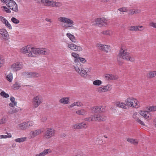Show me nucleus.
Wrapping results in <instances>:
<instances>
[{"label": "nucleus", "mask_w": 156, "mask_h": 156, "mask_svg": "<svg viewBox=\"0 0 156 156\" xmlns=\"http://www.w3.org/2000/svg\"><path fill=\"white\" fill-rule=\"evenodd\" d=\"M20 51L23 53H26L32 51L35 55H48L49 52L45 50V48H35L33 47L30 48L28 45L23 47L20 49Z\"/></svg>", "instance_id": "nucleus-1"}, {"label": "nucleus", "mask_w": 156, "mask_h": 156, "mask_svg": "<svg viewBox=\"0 0 156 156\" xmlns=\"http://www.w3.org/2000/svg\"><path fill=\"white\" fill-rule=\"evenodd\" d=\"M127 50L121 47L118 54L117 56L120 58L125 60L126 61H130L131 62H134L135 59L133 58H132L131 54L127 51Z\"/></svg>", "instance_id": "nucleus-2"}, {"label": "nucleus", "mask_w": 156, "mask_h": 156, "mask_svg": "<svg viewBox=\"0 0 156 156\" xmlns=\"http://www.w3.org/2000/svg\"><path fill=\"white\" fill-rule=\"evenodd\" d=\"M74 68L76 72L83 77L87 76V72L83 68V65L80 62H76Z\"/></svg>", "instance_id": "nucleus-3"}, {"label": "nucleus", "mask_w": 156, "mask_h": 156, "mask_svg": "<svg viewBox=\"0 0 156 156\" xmlns=\"http://www.w3.org/2000/svg\"><path fill=\"white\" fill-rule=\"evenodd\" d=\"M6 5L9 9L15 12L18 11L17 5L13 0H6Z\"/></svg>", "instance_id": "nucleus-4"}, {"label": "nucleus", "mask_w": 156, "mask_h": 156, "mask_svg": "<svg viewBox=\"0 0 156 156\" xmlns=\"http://www.w3.org/2000/svg\"><path fill=\"white\" fill-rule=\"evenodd\" d=\"M55 134V130L53 129L47 128L44 130V137L45 139H48L54 136Z\"/></svg>", "instance_id": "nucleus-5"}, {"label": "nucleus", "mask_w": 156, "mask_h": 156, "mask_svg": "<svg viewBox=\"0 0 156 156\" xmlns=\"http://www.w3.org/2000/svg\"><path fill=\"white\" fill-rule=\"evenodd\" d=\"M107 20L104 18H97L95 20L94 25L100 27H106L108 25Z\"/></svg>", "instance_id": "nucleus-6"}, {"label": "nucleus", "mask_w": 156, "mask_h": 156, "mask_svg": "<svg viewBox=\"0 0 156 156\" xmlns=\"http://www.w3.org/2000/svg\"><path fill=\"white\" fill-rule=\"evenodd\" d=\"M42 100V97L40 95H37L34 97L32 102L33 108H35L38 107L41 103Z\"/></svg>", "instance_id": "nucleus-7"}, {"label": "nucleus", "mask_w": 156, "mask_h": 156, "mask_svg": "<svg viewBox=\"0 0 156 156\" xmlns=\"http://www.w3.org/2000/svg\"><path fill=\"white\" fill-rule=\"evenodd\" d=\"M105 108L106 107L105 106H96L92 107L91 108V109L93 112L95 113L104 112L106 111Z\"/></svg>", "instance_id": "nucleus-8"}, {"label": "nucleus", "mask_w": 156, "mask_h": 156, "mask_svg": "<svg viewBox=\"0 0 156 156\" xmlns=\"http://www.w3.org/2000/svg\"><path fill=\"white\" fill-rule=\"evenodd\" d=\"M33 125V122L32 121L24 122L19 124V127L22 130L28 128L30 126Z\"/></svg>", "instance_id": "nucleus-9"}, {"label": "nucleus", "mask_w": 156, "mask_h": 156, "mask_svg": "<svg viewBox=\"0 0 156 156\" xmlns=\"http://www.w3.org/2000/svg\"><path fill=\"white\" fill-rule=\"evenodd\" d=\"M0 34L2 35V40L6 41L9 39V36L7 30L4 29L0 30Z\"/></svg>", "instance_id": "nucleus-10"}, {"label": "nucleus", "mask_w": 156, "mask_h": 156, "mask_svg": "<svg viewBox=\"0 0 156 156\" xmlns=\"http://www.w3.org/2000/svg\"><path fill=\"white\" fill-rule=\"evenodd\" d=\"M68 47L71 49L75 51H81L82 50V48L81 47L76 45L74 44H69Z\"/></svg>", "instance_id": "nucleus-11"}, {"label": "nucleus", "mask_w": 156, "mask_h": 156, "mask_svg": "<svg viewBox=\"0 0 156 156\" xmlns=\"http://www.w3.org/2000/svg\"><path fill=\"white\" fill-rule=\"evenodd\" d=\"M134 98H127L125 101L126 106H129L131 107H133V101Z\"/></svg>", "instance_id": "nucleus-12"}, {"label": "nucleus", "mask_w": 156, "mask_h": 156, "mask_svg": "<svg viewBox=\"0 0 156 156\" xmlns=\"http://www.w3.org/2000/svg\"><path fill=\"white\" fill-rule=\"evenodd\" d=\"M110 90V88L108 85L104 86L103 87H98L97 88V91L98 92H104Z\"/></svg>", "instance_id": "nucleus-13"}, {"label": "nucleus", "mask_w": 156, "mask_h": 156, "mask_svg": "<svg viewBox=\"0 0 156 156\" xmlns=\"http://www.w3.org/2000/svg\"><path fill=\"white\" fill-rule=\"evenodd\" d=\"M105 77L107 80H115L118 78V76H116L108 74L105 75Z\"/></svg>", "instance_id": "nucleus-14"}, {"label": "nucleus", "mask_w": 156, "mask_h": 156, "mask_svg": "<svg viewBox=\"0 0 156 156\" xmlns=\"http://www.w3.org/2000/svg\"><path fill=\"white\" fill-rule=\"evenodd\" d=\"M86 124L82 122L80 123L75 124L73 126V128L74 129H80L85 127Z\"/></svg>", "instance_id": "nucleus-15"}, {"label": "nucleus", "mask_w": 156, "mask_h": 156, "mask_svg": "<svg viewBox=\"0 0 156 156\" xmlns=\"http://www.w3.org/2000/svg\"><path fill=\"white\" fill-rule=\"evenodd\" d=\"M22 66L18 62L13 64L11 66V68H12L13 69L16 71L22 68Z\"/></svg>", "instance_id": "nucleus-16"}, {"label": "nucleus", "mask_w": 156, "mask_h": 156, "mask_svg": "<svg viewBox=\"0 0 156 156\" xmlns=\"http://www.w3.org/2000/svg\"><path fill=\"white\" fill-rule=\"evenodd\" d=\"M60 21L63 22L64 23H66L67 24H70V21L72 20L68 18L64 17H60L58 18Z\"/></svg>", "instance_id": "nucleus-17"}, {"label": "nucleus", "mask_w": 156, "mask_h": 156, "mask_svg": "<svg viewBox=\"0 0 156 156\" xmlns=\"http://www.w3.org/2000/svg\"><path fill=\"white\" fill-rule=\"evenodd\" d=\"M115 105L116 107L124 109H126L127 108L126 107L125 103L120 101H117L116 102Z\"/></svg>", "instance_id": "nucleus-18"}, {"label": "nucleus", "mask_w": 156, "mask_h": 156, "mask_svg": "<svg viewBox=\"0 0 156 156\" xmlns=\"http://www.w3.org/2000/svg\"><path fill=\"white\" fill-rule=\"evenodd\" d=\"M69 97H64L60 99L59 100V102L63 104H68L69 102Z\"/></svg>", "instance_id": "nucleus-19"}, {"label": "nucleus", "mask_w": 156, "mask_h": 156, "mask_svg": "<svg viewBox=\"0 0 156 156\" xmlns=\"http://www.w3.org/2000/svg\"><path fill=\"white\" fill-rule=\"evenodd\" d=\"M66 35L69 38L70 40H71L72 41L74 42H76L75 38L73 35L71 34L70 33H67L66 34Z\"/></svg>", "instance_id": "nucleus-20"}, {"label": "nucleus", "mask_w": 156, "mask_h": 156, "mask_svg": "<svg viewBox=\"0 0 156 156\" xmlns=\"http://www.w3.org/2000/svg\"><path fill=\"white\" fill-rule=\"evenodd\" d=\"M43 131H42L41 129H37L33 131L32 133V136L33 137L36 136L41 133Z\"/></svg>", "instance_id": "nucleus-21"}, {"label": "nucleus", "mask_w": 156, "mask_h": 156, "mask_svg": "<svg viewBox=\"0 0 156 156\" xmlns=\"http://www.w3.org/2000/svg\"><path fill=\"white\" fill-rule=\"evenodd\" d=\"M76 113L79 115H84L87 114L86 111L84 109L77 111Z\"/></svg>", "instance_id": "nucleus-22"}, {"label": "nucleus", "mask_w": 156, "mask_h": 156, "mask_svg": "<svg viewBox=\"0 0 156 156\" xmlns=\"http://www.w3.org/2000/svg\"><path fill=\"white\" fill-rule=\"evenodd\" d=\"M129 30L131 31H141L143 30V29H139V26H131L130 27Z\"/></svg>", "instance_id": "nucleus-23"}, {"label": "nucleus", "mask_w": 156, "mask_h": 156, "mask_svg": "<svg viewBox=\"0 0 156 156\" xmlns=\"http://www.w3.org/2000/svg\"><path fill=\"white\" fill-rule=\"evenodd\" d=\"M31 77V78H37L41 76V75L36 72H30Z\"/></svg>", "instance_id": "nucleus-24"}, {"label": "nucleus", "mask_w": 156, "mask_h": 156, "mask_svg": "<svg viewBox=\"0 0 156 156\" xmlns=\"http://www.w3.org/2000/svg\"><path fill=\"white\" fill-rule=\"evenodd\" d=\"M94 121H100V115L98 114H94L93 115Z\"/></svg>", "instance_id": "nucleus-25"}, {"label": "nucleus", "mask_w": 156, "mask_h": 156, "mask_svg": "<svg viewBox=\"0 0 156 156\" xmlns=\"http://www.w3.org/2000/svg\"><path fill=\"white\" fill-rule=\"evenodd\" d=\"M74 61L75 63L78 62H81L82 63H84L86 62V60L84 58L79 57V58H78V59H75Z\"/></svg>", "instance_id": "nucleus-26"}, {"label": "nucleus", "mask_w": 156, "mask_h": 156, "mask_svg": "<svg viewBox=\"0 0 156 156\" xmlns=\"http://www.w3.org/2000/svg\"><path fill=\"white\" fill-rule=\"evenodd\" d=\"M19 109L17 108H13L11 109L8 112L9 114H12L13 113H16L19 111Z\"/></svg>", "instance_id": "nucleus-27"}, {"label": "nucleus", "mask_w": 156, "mask_h": 156, "mask_svg": "<svg viewBox=\"0 0 156 156\" xmlns=\"http://www.w3.org/2000/svg\"><path fill=\"white\" fill-rule=\"evenodd\" d=\"M27 138L26 137H21L20 138H18L16 139L15 140V141L16 142L20 143L23 142L25 141Z\"/></svg>", "instance_id": "nucleus-28"}, {"label": "nucleus", "mask_w": 156, "mask_h": 156, "mask_svg": "<svg viewBox=\"0 0 156 156\" xmlns=\"http://www.w3.org/2000/svg\"><path fill=\"white\" fill-rule=\"evenodd\" d=\"M127 141L128 142H129L132 144H133L135 145L138 144V142L137 141H135V140L133 138H128Z\"/></svg>", "instance_id": "nucleus-29"}, {"label": "nucleus", "mask_w": 156, "mask_h": 156, "mask_svg": "<svg viewBox=\"0 0 156 156\" xmlns=\"http://www.w3.org/2000/svg\"><path fill=\"white\" fill-rule=\"evenodd\" d=\"M20 87V84L17 82H16L12 86L14 90L18 89Z\"/></svg>", "instance_id": "nucleus-30"}, {"label": "nucleus", "mask_w": 156, "mask_h": 156, "mask_svg": "<svg viewBox=\"0 0 156 156\" xmlns=\"http://www.w3.org/2000/svg\"><path fill=\"white\" fill-rule=\"evenodd\" d=\"M48 0H35L36 2L38 3H43L45 5H46Z\"/></svg>", "instance_id": "nucleus-31"}, {"label": "nucleus", "mask_w": 156, "mask_h": 156, "mask_svg": "<svg viewBox=\"0 0 156 156\" xmlns=\"http://www.w3.org/2000/svg\"><path fill=\"white\" fill-rule=\"evenodd\" d=\"M156 76V71H151L149 73V78H151L155 77Z\"/></svg>", "instance_id": "nucleus-32"}, {"label": "nucleus", "mask_w": 156, "mask_h": 156, "mask_svg": "<svg viewBox=\"0 0 156 156\" xmlns=\"http://www.w3.org/2000/svg\"><path fill=\"white\" fill-rule=\"evenodd\" d=\"M102 83V82L100 80H96L93 82V84L95 86H99Z\"/></svg>", "instance_id": "nucleus-33"}, {"label": "nucleus", "mask_w": 156, "mask_h": 156, "mask_svg": "<svg viewBox=\"0 0 156 156\" xmlns=\"http://www.w3.org/2000/svg\"><path fill=\"white\" fill-rule=\"evenodd\" d=\"M133 107L135 108H138L139 106L138 105L139 102L137 100L134 98V100L133 101Z\"/></svg>", "instance_id": "nucleus-34"}, {"label": "nucleus", "mask_w": 156, "mask_h": 156, "mask_svg": "<svg viewBox=\"0 0 156 156\" xmlns=\"http://www.w3.org/2000/svg\"><path fill=\"white\" fill-rule=\"evenodd\" d=\"M55 2H52L51 1H49V0H48L47 4H46V6L55 7Z\"/></svg>", "instance_id": "nucleus-35"}, {"label": "nucleus", "mask_w": 156, "mask_h": 156, "mask_svg": "<svg viewBox=\"0 0 156 156\" xmlns=\"http://www.w3.org/2000/svg\"><path fill=\"white\" fill-rule=\"evenodd\" d=\"M70 24H64V26H63L65 28H67V27H73V23H74V22L73 20H72L71 21H70Z\"/></svg>", "instance_id": "nucleus-36"}, {"label": "nucleus", "mask_w": 156, "mask_h": 156, "mask_svg": "<svg viewBox=\"0 0 156 156\" xmlns=\"http://www.w3.org/2000/svg\"><path fill=\"white\" fill-rule=\"evenodd\" d=\"M0 95L4 98H7L9 97L8 94L6 93L4 91H2L0 93Z\"/></svg>", "instance_id": "nucleus-37"}, {"label": "nucleus", "mask_w": 156, "mask_h": 156, "mask_svg": "<svg viewBox=\"0 0 156 156\" xmlns=\"http://www.w3.org/2000/svg\"><path fill=\"white\" fill-rule=\"evenodd\" d=\"M148 109L149 112L155 111H156V106L148 107Z\"/></svg>", "instance_id": "nucleus-38"}, {"label": "nucleus", "mask_w": 156, "mask_h": 156, "mask_svg": "<svg viewBox=\"0 0 156 156\" xmlns=\"http://www.w3.org/2000/svg\"><path fill=\"white\" fill-rule=\"evenodd\" d=\"M11 21L14 23L18 24L20 23V21L15 17H12L11 19Z\"/></svg>", "instance_id": "nucleus-39"}, {"label": "nucleus", "mask_w": 156, "mask_h": 156, "mask_svg": "<svg viewBox=\"0 0 156 156\" xmlns=\"http://www.w3.org/2000/svg\"><path fill=\"white\" fill-rule=\"evenodd\" d=\"M7 80H8L9 82H11L12 79V73H10L9 75H8L7 76Z\"/></svg>", "instance_id": "nucleus-40"}, {"label": "nucleus", "mask_w": 156, "mask_h": 156, "mask_svg": "<svg viewBox=\"0 0 156 156\" xmlns=\"http://www.w3.org/2000/svg\"><path fill=\"white\" fill-rule=\"evenodd\" d=\"M100 121H105L106 119V117L104 115H100Z\"/></svg>", "instance_id": "nucleus-41"}, {"label": "nucleus", "mask_w": 156, "mask_h": 156, "mask_svg": "<svg viewBox=\"0 0 156 156\" xmlns=\"http://www.w3.org/2000/svg\"><path fill=\"white\" fill-rule=\"evenodd\" d=\"M1 8L4 9V11L6 12L7 13H10L11 12V11L10 9L8 8L6 6H3L1 7Z\"/></svg>", "instance_id": "nucleus-42"}, {"label": "nucleus", "mask_w": 156, "mask_h": 156, "mask_svg": "<svg viewBox=\"0 0 156 156\" xmlns=\"http://www.w3.org/2000/svg\"><path fill=\"white\" fill-rule=\"evenodd\" d=\"M104 45H103L101 44H97V46L99 48L100 50L102 51L103 49V48Z\"/></svg>", "instance_id": "nucleus-43"}, {"label": "nucleus", "mask_w": 156, "mask_h": 156, "mask_svg": "<svg viewBox=\"0 0 156 156\" xmlns=\"http://www.w3.org/2000/svg\"><path fill=\"white\" fill-rule=\"evenodd\" d=\"M93 116L92 115L90 117L86 118L85 119V120L88 122H90L91 121H94L93 119Z\"/></svg>", "instance_id": "nucleus-44"}, {"label": "nucleus", "mask_w": 156, "mask_h": 156, "mask_svg": "<svg viewBox=\"0 0 156 156\" xmlns=\"http://www.w3.org/2000/svg\"><path fill=\"white\" fill-rule=\"evenodd\" d=\"M0 20H1L4 24L6 23V22L7 21V20L5 18L1 16H0Z\"/></svg>", "instance_id": "nucleus-45"}, {"label": "nucleus", "mask_w": 156, "mask_h": 156, "mask_svg": "<svg viewBox=\"0 0 156 156\" xmlns=\"http://www.w3.org/2000/svg\"><path fill=\"white\" fill-rule=\"evenodd\" d=\"M72 55L74 58H76V59H78V58L79 57V55L74 52H73L72 53Z\"/></svg>", "instance_id": "nucleus-46"}, {"label": "nucleus", "mask_w": 156, "mask_h": 156, "mask_svg": "<svg viewBox=\"0 0 156 156\" xmlns=\"http://www.w3.org/2000/svg\"><path fill=\"white\" fill-rule=\"evenodd\" d=\"M118 10L121 12H126L128 10L126 8L122 7L118 9Z\"/></svg>", "instance_id": "nucleus-47"}, {"label": "nucleus", "mask_w": 156, "mask_h": 156, "mask_svg": "<svg viewBox=\"0 0 156 156\" xmlns=\"http://www.w3.org/2000/svg\"><path fill=\"white\" fill-rule=\"evenodd\" d=\"M108 49L109 48L108 46L105 45L104 46L103 49L102 51H105L106 52H108Z\"/></svg>", "instance_id": "nucleus-48"}, {"label": "nucleus", "mask_w": 156, "mask_h": 156, "mask_svg": "<svg viewBox=\"0 0 156 156\" xmlns=\"http://www.w3.org/2000/svg\"><path fill=\"white\" fill-rule=\"evenodd\" d=\"M6 118L5 117H3L0 120V124L4 123L6 122Z\"/></svg>", "instance_id": "nucleus-49"}, {"label": "nucleus", "mask_w": 156, "mask_h": 156, "mask_svg": "<svg viewBox=\"0 0 156 156\" xmlns=\"http://www.w3.org/2000/svg\"><path fill=\"white\" fill-rule=\"evenodd\" d=\"M5 26L8 27L9 29H12V27L10 24L7 21L6 23H4Z\"/></svg>", "instance_id": "nucleus-50"}, {"label": "nucleus", "mask_w": 156, "mask_h": 156, "mask_svg": "<svg viewBox=\"0 0 156 156\" xmlns=\"http://www.w3.org/2000/svg\"><path fill=\"white\" fill-rule=\"evenodd\" d=\"M102 34L106 35H110V31L109 30H106L104 31L101 32Z\"/></svg>", "instance_id": "nucleus-51"}, {"label": "nucleus", "mask_w": 156, "mask_h": 156, "mask_svg": "<svg viewBox=\"0 0 156 156\" xmlns=\"http://www.w3.org/2000/svg\"><path fill=\"white\" fill-rule=\"evenodd\" d=\"M149 113V112L148 111H145V113L144 114V115L143 117L146 119H147L149 117V116L147 115Z\"/></svg>", "instance_id": "nucleus-52"}, {"label": "nucleus", "mask_w": 156, "mask_h": 156, "mask_svg": "<svg viewBox=\"0 0 156 156\" xmlns=\"http://www.w3.org/2000/svg\"><path fill=\"white\" fill-rule=\"evenodd\" d=\"M29 54L27 55L28 57H36V55H35V54H34L33 53V52L32 51L30 52H29Z\"/></svg>", "instance_id": "nucleus-53"}, {"label": "nucleus", "mask_w": 156, "mask_h": 156, "mask_svg": "<svg viewBox=\"0 0 156 156\" xmlns=\"http://www.w3.org/2000/svg\"><path fill=\"white\" fill-rule=\"evenodd\" d=\"M136 115L137 114L134 113L133 115V117L135 119L136 121L137 122L138 120L139 119L138 117H137Z\"/></svg>", "instance_id": "nucleus-54"}, {"label": "nucleus", "mask_w": 156, "mask_h": 156, "mask_svg": "<svg viewBox=\"0 0 156 156\" xmlns=\"http://www.w3.org/2000/svg\"><path fill=\"white\" fill-rule=\"evenodd\" d=\"M24 75H27V77H31L30 73L25 72L23 73Z\"/></svg>", "instance_id": "nucleus-55"}, {"label": "nucleus", "mask_w": 156, "mask_h": 156, "mask_svg": "<svg viewBox=\"0 0 156 156\" xmlns=\"http://www.w3.org/2000/svg\"><path fill=\"white\" fill-rule=\"evenodd\" d=\"M50 149H46L45 150L43 151V153L44 154V155H45V154H47L50 153Z\"/></svg>", "instance_id": "nucleus-56"}, {"label": "nucleus", "mask_w": 156, "mask_h": 156, "mask_svg": "<svg viewBox=\"0 0 156 156\" xmlns=\"http://www.w3.org/2000/svg\"><path fill=\"white\" fill-rule=\"evenodd\" d=\"M130 12L129 13V15H133L135 14V9H132L129 10Z\"/></svg>", "instance_id": "nucleus-57"}, {"label": "nucleus", "mask_w": 156, "mask_h": 156, "mask_svg": "<svg viewBox=\"0 0 156 156\" xmlns=\"http://www.w3.org/2000/svg\"><path fill=\"white\" fill-rule=\"evenodd\" d=\"M10 100L12 103H15V102H17L16 101H15V98L13 97L12 96L10 97Z\"/></svg>", "instance_id": "nucleus-58"}, {"label": "nucleus", "mask_w": 156, "mask_h": 156, "mask_svg": "<svg viewBox=\"0 0 156 156\" xmlns=\"http://www.w3.org/2000/svg\"><path fill=\"white\" fill-rule=\"evenodd\" d=\"M17 104V102L15 103H10L9 104V106L11 107H13L14 106H16Z\"/></svg>", "instance_id": "nucleus-59"}, {"label": "nucleus", "mask_w": 156, "mask_h": 156, "mask_svg": "<svg viewBox=\"0 0 156 156\" xmlns=\"http://www.w3.org/2000/svg\"><path fill=\"white\" fill-rule=\"evenodd\" d=\"M137 122L139 123L140 124L143 126H145V124L144 123V122L140 119L138 120Z\"/></svg>", "instance_id": "nucleus-60"}, {"label": "nucleus", "mask_w": 156, "mask_h": 156, "mask_svg": "<svg viewBox=\"0 0 156 156\" xmlns=\"http://www.w3.org/2000/svg\"><path fill=\"white\" fill-rule=\"evenodd\" d=\"M151 25L156 28V23H154L153 22L151 23Z\"/></svg>", "instance_id": "nucleus-61"}, {"label": "nucleus", "mask_w": 156, "mask_h": 156, "mask_svg": "<svg viewBox=\"0 0 156 156\" xmlns=\"http://www.w3.org/2000/svg\"><path fill=\"white\" fill-rule=\"evenodd\" d=\"M77 106H82L83 104L80 102H76Z\"/></svg>", "instance_id": "nucleus-62"}, {"label": "nucleus", "mask_w": 156, "mask_h": 156, "mask_svg": "<svg viewBox=\"0 0 156 156\" xmlns=\"http://www.w3.org/2000/svg\"><path fill=\"white\" fill-rule=\"evenodd\" d=\"M119 58H118V62L119 65L121 66L122 65L123 63L122 62L120 61L119 59Z\"/></svg>", "instance_id": "nucleus-63"}, {"label": "nucleus", "mask_w": 156, "mask_h": 156, "mask_svg": "<svg viewBox=\"0 0 156 156\" xmlns=\"http://www.w3.org/2000/svg\"><path fill=\"white\" fill-rule=\"evenodd\" d=\"M145 113V111H140V114L143 116V117L144 115V114Z\"/></svg>", "instance_id": "nucleus-64"}]
</instances>
